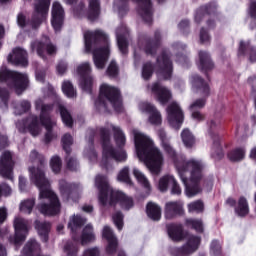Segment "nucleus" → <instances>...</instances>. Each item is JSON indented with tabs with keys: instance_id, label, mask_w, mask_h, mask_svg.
<instances>
[{
	"instance_id": "obj_1",
	"label": "nucleus",
	"mask_w": 256,
	"mask_h": 256,
	"mask_svg": "<svg viewBox=\"0 0 256 256\" xmlns=\"http://www.w3.org/2000/svg\"><path fill=\"white\" fill-rule=\"evenodd\" d=\"M163 151L168 155V157L173 161L178 175L186 187V195L188 197H195L201 193V179H203V169L205 164L199 159H189L187 160L183 156H179L177 151L171 145V142H164L161 144Z\"/></svg>"
},
{
	"instance_id": "obj_2",
	"label": "nucleus",
	"mask_w": 256,
	"mask_h": 256,
	"mask_svg": "<svg viewBox=\"0 0 256 256\" xmlns=\"http://www.w3.org/2000/svg\"><path fill=\"white\" fill-rule=\"evenodd\" d=\"M29 161L40 164V167L29 168L30 180L40 191L38 210L43 215H57L61 211V204L57 195L51 191V184L45 177V165H47L45 156L39 154L36 150H32L29 155Z\"/></svg>"
},
{
	"instance_id": "obj_3",
	"label": "nucleus",
	"mask_w": 256,
	"mask_h": 256,
	"mask_svg": "<svg viewBox=\"0 0 256 256\" xmlns=\"http://www.w3.org/2000/svg\"><path fill=\"white\" fill-rule=\"evenodd\" d=\"M132 133L138 158L143 161L149 171L154 175H159L164 163L163 152L146 134L137 129H134Z\"/></svg>"
},
{
	"instance_id": "obj_4",
	"label": "nucleus",
	"mask_w": 256,
	"mask_h": 256,
	"mask_svg": "<svg viewBox=\"0 0 256 256\" xmlns=\"http://www.w3.org/2000/svg\"><path fill=\"white\" fill-rule=\"evenodd\" d=\"M114 131V139L116 141V145L118 147H123L125 145V134L121 131V128L113 125L107 124L105 128L100 129V135L102 137V161L101 167H105V169H109V165H111V161L123 162L127 161V153L125 150H115L111 142L109 141V131Z\"/></svg>"
},
{
	"instance_id": "obj_5",
	"label": "nucleus",
	"mask_w": 256,
	"mask_h": 256,
	"mask_svg": "<svg viewBox=\"0 0 256 256\" xmlns=\"http://www.w3.org/2000/svg\"><path fill=\"white\" fill-rule=\"evenodd\" d=\"M85 49L93 53L96 69H104L109 59V37L102 30L86 31L84 33Z\"/></svg>"
},
{
	"instance_id": "obj_6",
	"label": "nucleus",
	"mask_w": 256,
	"mask_h": 256,
	"mask_svg": "<svg viewBox=\"0 0 256 256\" xmlns=\"http://www.w3.org/2000/svg\"><path fill=\"white\" fill-rule=\"evenodd\" d=\"M95 185L100 191L99 201L104 207L108 205L113 206L116 203H120L122 209L126 211H129L133 207V198L125 195L123 192L113 190L109 186L107 177L101 175L96 176Z\"/></svg>"
},
{
	"instance_id": "obj_7",
	"label": "nucleus",
	"mask_w": 256,
	"mask_h": 256,
	"mask_svg": "<svg viewBox=\"0 0 256 256\" xmlns=\"http://www.w3.org/2000/svg\"><path fill=\"white\" fill-rule=\"evenodd\" d=\"M0 82L6 83L16 95H22L29 87V76L25 73L11 71L7 67L2 66L0 68Z\"/></svg>"
},
{
	"instance_id": "obj_8",
	"label": "nucleus",
	"mask_w": 256,
	"mask_h": 256,
	"mask_svg": "<svg viewBox=\"0 0 256 256\" xmlns=\"http://www.w3.org/2000/svg\"><path fill=\"white\" fill-rule=\"evenodd\" d=\"M103 99H106V101H108V103H110L118 113L123 111L121 96L117 88L108 84H102L100 87V97L99 100L95 102V106L98 109H104V111H107V103Z\"/></svg>"
},
{
	"instance_id": "obj_9",
	"label": "nucleus",
	"mask_w": 256,
	"mask_h": 256,
	"mask_svg": "<svg viewBox=\"0 0 256 256\" xmlns=\"http://www.w3.org/2000/svg\"><path fill=\"white\" fill-rule=\"evenodd\" d=\"M35 107L37 111H39V109L41 110L40 123L41 125H43V127H45L47 131L45 135V143H51V141H53V138L55 137V135L51 133V129H53L55 125H57V122H55V120H52L50 116L51 111H53V105L45 104V101L43 99L38 98L35 101Z\"/></svg>"
},
{
	"instance_id": "obj_10",
	"label": "nucleus",
	"mask_w": 256,
	"mask_h": 256,
	"mask_svg": "<svg viewBox=\"0 0 256 256\" xmlns=\"http://www.w3.org/2000/svg\"><path fill=\"white\" fill-rule=\"evenodd\" d=\"M166 111L169 125L173 127V129H181L183 121L185 120V114H183V109H181L179 103H170Z\"/></svg>"
},
{
	"instance_id": "obj_11",
	"label": "nucleus",
	"mask_w": 256,
	"mask_h": 256,
	"mask_svg": "<svg viewBox=\"0 0 256 256\" xmlns=\"http://www.w3.org/2000/svg\"><path fill=\"white\" fill-rule=\"evenodd\" d=\"M15 167V160L13 159V152L5 150L0 155V175L4 179L13 181V168Z\"/></svg>"
},
{
	"instance_id": "obj_12",
	"label": "nucleus",
	"mask_w": 256,
	"mask_h": 256,
	"mask_svg": "<svg viewBox=\"0 0 256 256\" xmlns=\"http://www.w3.org/2000/svg\"><path fill=\"white\" fill-rule=\"evenodd\" d=\"M14 229L15 236L10 239L11 243L14 245H21L29 233V221L25 220L22 217L16 216L14 218Z\"/></svg>"
},
{
	"instance_id": "obj_13",
	"label": "nucleus",
	"mask_w": 256,
	"mask_h": 256,
	"mask_svg": "<svg viewBox=\"0 0 256 256\" xmlns=\"http://www.w3.org/2000/svg\"><path fill=\"white\" fill-rule=\"evenodd\" d=\"M76 72L80 77V87L82 91L91 93V87H93V77H91V64H89V62L80 64L77 67Z\"/></svg>"
},
{
	"instance_id": "obj_14",
	"label": "nucleus",
	"mask_w": 256,
	"mask_h": 256,
	"mask_svg": "<svg viewBox=\"0 0 256 256\" xmlns=\"http://www.w3.org/2000/svg\"><path fill=\"white\" fill-rule=\"evenodd\" d=\"M49 5H51V0H36L35 11L32 17V27L34 29H37L43 22V19L47 17V13H49Z\"/></svg>"
},
{
	"instance_id": "obj_15",
	"label": "nucleus",
	"mask_w": 256,
	"mask_h": 256,
	"mask_svg": "<svg viewBox=\"0 0 256 256\" xmlns=\"http://www.w3.org/2000/svg\"><path fill=\"white\" fill-rule=\"evenodd\" d=\"M157 76L160 79H171V75L173 73V64L171 60H169V56L167 54H162L157 59Z\"/></svg>"
},
{
	"instance_id": "obj_16",
	"label": "nucleus",
	"mask_w": 256,
	"mask_h": 256,
	"mask_svg": "<svg viewBox=\"0 0 256 256\" xmlns=\"http://www.w3.org/2000/svg\"><path fill=\"white\" fill-rule=\"evenodd\" d=\"M51 25L54 31H61V27H63V21H65V10L63 6L59 2H54L52 4V11H51Z\"/></svg>"
},
{
	"instance_id": "obj_17",
	"label": "nucleus",
	"mask_w": 256,
	"mask_h": 256,
	"mask_svg": "<svg viewBox=\"0 0 256 256\" xmlns=\"http://www.w3.org/2000/svg\"><path fill=\"white\" fill-rule=\"evenodd\" d=\"M30 47H31L32 53H35L36 51L39 57H43L45 48L48 55H55V53H57V47H55V45L49 42V38L47 37H45L43 41L36 40L31 42Z\"/></svg>"
},
{
	"instance_id": "obj_18",
	"label": "nucleus",
	"mask_w": 256,
	"mask_h": 256,
	"mask_svg": "<svg viewBox=\"0 0 256 256\" xmlns=\"http://www.w3.org/2000/svg\"><path fill=\"white\" fill-rule=\"evenodd\" d=\"M190 82L194 93H197V95H200L204 98H207L209 95H211V88L209 87V84H207L203 78L199 77V75H192L190 77Z\"/></svg>"
},
{
	"instance_id": "obj_19",
	"label": "nucleus",
	"mask_w": 256,
	"mask_h": 256,
	"mask_svg": "<svg viewBox=\"0 0 256 256\" xmlns=\"http://www.w3.org/2000/svg\"><path fill=\"white\" fill-rule=\"evenodd\" d=\"M199 245H201V238L191 235L188 237L186 244L181 249L176 250L174 256L191 255V253H195L199 249Z\"/></svg>"
},
{
	"instance_id": "obj_20",
	"label": "nucleus",
	"mask_w": 256,
	"mask_h": 256,
	"mask_svg": "<svg viewBox=\"0 0 256 256\" xmlns=\"http://www.w3.org/2000/svg\"><path fill=\"white\" fill-rule=\"evenodd\" d=\"M151 93L155 95L159 103L161 105H165L171 101V98L173 95L171 94V91L167 89L165 86H161V83L155 82L154 84L151 85L150 87Z\"/></svg>"
},
{
	"instance_id": "obj_21",
	"label": "nucleus",
	"mask_w": 256,
	"mask_h": 256,
	"mask_svg": "<svg viewBox=\"0 0 256 256\" xmlns=\"http://www.w3.org/2000/svg\"><path fill=\"white\" fill-rule=\"evenodd\" d=\"M121 3H125L129 0H120ZM138 4V13L146 23L153 21V8L151 0H133Z\"/></svg>"
},
{
	"instance_id": "obj_22",
	"label": "nucleus",
	"mask_w": 256,
	"mask_h": 256,
	"mask_svg": "<svg viewBox=\"0 0 256 256\" xmlns=\"http://www.w3.org/2000/svg\"><path fill=\"white\" fill-rule=\"evenodd\" d=\"M139 109L142 111V113L149 114L148 121L151 123V125H161L163 121L161 118V113L151 103L142 102L139 104Z\"/></svg>"
},
{
	"instance_id": "obj_23",
	"label": "nucleus",
	"mask_w": 256,
	"mask_h": 256,
	"mask_svg": "<svg viewBox=\"0 0 256 256\" xmlns=\"http://www.w3.org/2000/svg\"><path fill=\"white\" fill-rule=\"evenodd\" d=\"M9 63L12 65H21L27 67L29 61L27 60V51L23 48H14L12 53L8 56Z\"/></svg>"
},
{
	"instance_id": "obj_24",
	"label": "nucleus",
	"mask_w": 256,
	"mask_h": 256,
	"mask_svg": "<svg viewBox=\"0 0 256 256\" xmlns=\"http://www.w3.org/2000/svg\"><path fill=\"white\" fill-rule=\"evenodd\" d=\"M159 39H161V33L155 32V41H151L149 38H141L139 45L146 55H154L159 47Z\"/></svg>"
},
{
	"instance_id": "obj_25",
	"label": "nucleus",
	"mask_w": 256,
	"mask_h": 256,
	"mask_svg": "<svg viewBox=\"0 0 256 256\" xmlns=\"http://www.w3.org/2000/svg\"><path fill=\"white\" fill-rule=\"evenodd\" d=\"M24 129H21V123L17 124L19 131H29L32 137H37L41 133V125H39V120L37 116H30L23 123Z\"/></svg>"
},
{
	"instance_id": "obj_26",
	"label": "nucleus",
	"mask_w": 256,
	"mask_h": 256,
	"mask_svg": "<svg viewBox=\"0 0 256 256\" xmlns=\"http://www.w3.org/2000/svg\"><path fill=\"white\" fill-rule=\"evenodd\" d=\"M102 236L105 240L108 241V245L106 246V253L108 255H113L115 251H117V237L113 234V230L109 226H104L102 231Z\"/></svg>"
},
{
	"instance_id": "obj_27",
	"label": "nucleus",
	"mask_w": 256,
	"mask_h": 256,
	"mask_svg": "<svg viewBox=\"0 0 256 256\" xmlns=\"http://www.w3.org/2000/svg\"><path fill=\"white\" fill-rule=\"evenodd\" d=\"M177 215H183V203L181 202H167L165 204L166 219H175Z\"/></svg>"
},
{
	"instance_id": "obj_28",
	"label": "nucleus",
	"mask_w": 256,
	"mask_h": 256,
	"mask_svg": "<svg viewBox=\"0 0 256 256\" xmlns=\"http://www.w3.org/2000/svg\"><path fill=\"white\" fill-rule=\"evenodd\" d=\"M59 189L65 201H69L70 199L77 201L79 199V195L73 190V185L68 184L65 180L59 181Z\"/></svg>"
},
{
	"instance_id": "obj_29",
	"label": "nucleus",
	"mask_w": 256,
	"mask_h": 256,
	"mask_svg": "<svg viewBox=\"0 0 256 256\" xmlns=\"http://www.w3.org/2000/svg\"><path fill=\"white\" fill-rule=\"evenodd\" d=\"M125 37H127V28L122 26L116 30V39L118 47L124 55L127 53V39Z\"/></svg>"
},
{
	"instance_id": "obj_30",
	"label": "nucleus",
	"mask_w": 256,
	"mask_h": 256,
	"mask_svg": "<svg viewBox=\"0 0 256 256\" xmlns=\"http://www.w3.org/2000/svg\"><path fill=\"white\" fill-rule=\"evenodd\" d=\"M238 55H249V59L252 63L256 61V50L251 47L250 42H240Z\"/></svg>"
},
{
	"instance_id": "obj_31",
	"label": "nucleus",
	"mask_w": 256,
	"mask_h": 256,
	"mask_svg": "<svg viewBox=\"0 0 256 256\" xmlns=\"http://www.w3.org/2000/svg\"><path fill=\"white\" fill-rule=\"evenodd\" d=\"M199 64L198 67L201 71H209L213 69V61H211V56L205 51L199 52Z\"/></svg>"
},
{
	"instance_id": "obj_32",
	"label": "nucleus",
	"mask_w": 256,
	"mask_h": 256,
	"mask_svg": "<svg viewBox=\"0 0 256 256\" xmlns=\"http://www.w3.org/2000/svg\"><path fill=\"white\" fill-rule=\"evenodd\" d=\"M146 213L152 221H159L161 219V206L150 202L146 206Z\"/></svg>"
},
{
	"instance_id": "obj_33",
	"label": "nucleus",
	"mask_w": 256,
	"mask_h": 256,
	"mask_svg": "<svg viewBox=\"0 0 256 256\" xmlns=\"http://www.w3.org/2000/svg\"><path fill=\"white\" fill-rule=\"evenodd\" d=\"M95 241V232H93V225L88 224L85 226L81 236L82 245H89Z\"/></svg>"
},
{
	"instance_id": "obj_34",
	"label": "nucleus",
	"mask_w": 256,
	"mask_h": 256,
	"mask_svg": "<svg viewBox=\"0 0 256 256\" xmlns=\"http://www.w3.org/2000/svg\"><path fill=\"white\" fill-rule=\"evenodd\" d=\"M168 235L172 241H181L183 239V226L175 224L168 225Z\"/></svg>"
},
{
	"instance_id": "obj_35",
	"label": "nucleus",
	"mask_w": 256,
	"mask_h": 256,
	"mask_svg": "<svg viewBox=\"0 0 256 256\" xmlns=\"http://www.w3.org/2000/svg\"><path fill=\"white\" fill-rule=\"evenodd\" d=\"M35 229H37L38 235H40L42 241H44V243H47V240H48L47 235H49V231L51 229V224H49L47 222L36 221Z\"/></svg>"
},
{
	"instance_id": "obj_36",
	"label": "nucleus",
	"mask_w": 256,
	"mask_h": 256,
	"mask_svg": "<svg viewBox=\"0 0 256 256\" xmlns=\"http://www.w3.org/2000/svg\"><path fill=\"white\" fill-rule=\"evenodd\" d=\"M86 223H87V219L79 215H73L70 218L68 227L72 231V233H77V229H81V227H83V225H85Z\"/></svg>"
},
{
	"instance_id": "obj_37",
	"label": "nucleus",
	"mask_w": 256,
	"mask_h": 256,
	"mask_svg": "<svg viewBox=\"0 0 256 256\" xmlns=\"http://www.w3.org/2000/svg\"><path fill=\"white\" fill-rule=\"evenodd\" d=\"M57 107L60 111L64 125H66V127H73V117H71V113L67 111V108H65L61 102L57 104Z\"/></svg>"
},
{
	"instance_id": "obj_38",
	"label": "nucleus",
	"mask_w": 256,
	"mask_h": 256,
	"mask_svg": "<svg viewBox=\"0 0 256 256\" xmlns=\"http://www.w3.org/2000/svg\"><path fill=\"white\" fill-rule=\"evenodd\" d=\"M235 212L239 217H245L249 214V203H247V198L240 197L238 200V205L235 208Z\"/></svg>"
},
{
	"instance_id": "obj_39",
	"label": "nucleus",
	"mask_w": 256,
	"mask_h": 256,
	"mask_svg": "<svg viewBox=\"0 0 256 256\" xmlns=\"http://www.w3.org/2000/svg\"><path fill=\"white\" fill-rule=\"evenodd\" d=\"M133 175L135 179H137L138 183H140V185L145 187V189H148V191H151V184L149 183V180L147 179L145 174L141 172V170H139L138 168H133Z\"/></svg>"
},
{
	"instance_id": "obj_40",
	"label": "nucleus",
	"mask_w": 256,
	"mask_h": 256,
	"mask_svg": "<svg viewBox=\"0 0 256 256\" xmlns=\"http://www.w3.org/2000/svg\"><path fill=\"white\" fill-rule=\"evenodd\" d=\"M97 17H99V1L89 0L88 19L90 21H95Z\"/></svg>"
},
{
	"instance_id": "obj_41",
	"label": "nucleus",
	"mask_w": 256,
	"mask_h": 256,
	"mask_svg": "<svg viewBox=\"0 0 256 256\" xmlns=\"http://www.w3.org/2000/svg\"><path fill=\"white\" fill-rule=\"evenodd\" d=\"M28 111H31V102L28 100H22L14 106L15 115H23Z\"/></svg>"
},
{
	"instance_id": "obj_42",
	"label": "nucleus",
	"mask_w": 256,
	"mask_h": 256,
	"mask_svg": "<svg viewBox=\"0 0 256 256\" xmlns=\"http://www.w3.org/2000/svg\"><path fill=\"white\" fill-rule=\"evenodd\" d=\"M33 207H35V199L23 200L19 205L21 213H25L26 215H31Z\"/></svg>"
},
{
	"instance_id": "obj_43",
	"label": "nucleus",
	"mask_w": 256,
	"mask_h": 256,
	"mask_svg": "<svg viewBox=\"0 0 256 256\" xmlns=\"http://www.w3.org/2000/svg\"><path fill=\"white\" fill-rule=\"evenodd\" d=\"M181 137L185 147L191 148L195 145V136H193L189 129H184L181 133Z\"/></svg>"
},
{
	"instance_id": "obj_44",
	"label": "nucleus",
	"mask_w": 256,
	"mask_h": 256,
	"mask_svg": "<svg viewBox=\"0 0 256 256\" xmlns=\"http://www.w3.org/2000/svg\"><path fill=\"white\" fill-rule=\"evenodd\" d=\"M62 91L64 95H66V97H69V98L77 97V91L73 87V84L71 83V81L66 80L62 83Z\"/></svg>"
},
{
	"instance_id": "obj_45",
	"label": "nucleus",
	"mask_w": 256,
	"mask_h": 256,
	"mask_svg": "<svg viewBox=\"0 0 256 256\" xmlns=\"http://www.w3.org/2000/svg\"><path fill=\"white\" fill-rule=\"evenodd\" d=\"M228 159H230L233 162L243 161V159H245V149L238 148V149L232 150L228 154Z\"/></svg>"
},
{
	"instance_id": "obj_46",
	"label": "nucleus",
	"mask_w": 256,
	"mask_h": 256,
	"mask_svg": "<svg viewBox=\"0 0 256 256\" xmlns=\"http://www.w3.org/2000/svg\"><path fill=\"white\" fill-rule=\"evenodd\" d=\"M173 175H165L159 180L158 189L162 193H165L167 189H169V185H171V182L173 181Z\"/></svg>"
},
{
	"instance_id": "obj_47",
	"label": "nucleus",
	"mask_w": 256,
	"mask_h": 256,
	"mask_svg": "<svg viewBox=\"0 0 256 256\" xmlns=\"http://www.w3.org/2000/svg\"><path fill=\"white\" fill-rule=\"evenodd\" d=\"M187 207H188L189 213H203L205 209V204H203V201L197 200L189 203Z\"/></svg>"
},
{
	"instance_id": "obj_48",
	"label": "nucleus",
	"mask_w": 256,
	"mask_h": 256,
	"mask_svg": "<svg viewBox=\"0 0 256 256\" xmlns=\"http://www.w3.org/2000/svg\"><path fill=\"white\" fill-rule=\"evenodd\" d=\"M118 181H122V183H126L127 185H132L131 177L129 176V166H125L120 170L118 176Z\"/></svg>"
},
{
	"instance_id": "obj_49",
	"label": "nucleus",
	"mask_w": 256,
	"mask_h": 256,
	"mask_svg": "<svg viewBox=\"0 0 256 256\" xmlns=\"http://www.w3.org/2000/svg\"><path fill=\"white\" fill-rule=\"evenodd\" d=\"M186 224L198 233H203V220L201 219H187Z\"/></svg>"
},
{
	"instance_id": "obj_50",
	"label": "nucleus",
	"mask_w": 256,
	"mask_h": 256,
	"mask_svg": "<svg viewBox=\"0 0 256 256\" xmlns=\"http://www.w3.org/2000/svg\"><path fill=\"white\" fill-rule=\"evenodd\" d=\"M213 11H215V6L208 5V6L200 7L196 11V15H195L196 23H199V21H201V17H203V15H205V13H213Z\"/></svg>"
},
{
	"instance_id": "obj_51",
	"label": "nucleus",
	"mask_w": 256,
	"mask_h": 256,
	"mask_svg": "<svg viewBox=\"0 0 256 256\" xmlns=\"http://www.w3.org/2000/svg\"><path fill=\"white\" fill-rule=\"evenodd\" d=\"M62 145H63V149L64 151H66V153H71V145H73V136H71V134H65L62 137Z\"/></svg>"
},
{
	"instance_id": "obj_52",
	"label": "nucleus",
	"mask_w": 256,
	"mask_h": 256,
	"mask_svg": "<svg viewBox=\"0 0 256 256\" xmlns=\"http://www.w3.org/2000/svg\"><path fill=\"white\" fill-rule=\"evenodd\" d=\"M50 167L53 173H59L62 167L61 158L59 156H53L50 160Z\"/></svg>"
},
{
	"instance_id": "obj_53",
	"label": "nucleus",
	"mask_w": 256,
	"mask_h": 256,
	"mask_svg": "<svg viewBox=\"0 0 256 256\" xmlns=\"http://www.w3.org/2000/svg\"><path fill=\"white\" fill-rule=\"evenodd\" d=\"M77 251V243L70 242L64 247V252L66 253V256H77Z\"/></svg>"
},
{
	"instance_id": "obj_54",
	"label": "nucleus",
	"mask_w": 256,
	"mask_h": 256,
	"mask_svg": "<svg viewBox=\"0 0 256 256\" xmlns=\"http://www.w3.org/2000/svg\"><path fill=\"white\" fill-rule=\"evenodd\" d=\"M212 157L214 159H221L223 157V149L219 145V141H215L212 147Z\"/></svg>"
},
{
	"instance_id": "obj_55",
	"label": "nucleus",
	"mask_w": 256,
	"mask_h": 256,
	"mask_svg": "<svg viewBox=\"0 0 256 256\" xmlns=\"http://www.w3.org/2000/svg\"><path fill=\"white\" fill-rule=\"evenodd\" d=\"M151 75H153V65L151 63L144 64L142 68V77L143 79H151Z\"/></svg>"
},
{
	"instance_id": "obj_56",
	"label": "nucleus",
	"mask_w": 256,
	"mask_h": 256,
	"mask_svg": "<svg viewBox=\"0 0 256 256\" xmlns=\"http://www.w3.org/2000/svg\"><path fill=\"white\" fill-rule=\"evenodd\" d=\"M7 101H9V91L0 87V107H7Z\"/></svg>"
},
{
	"instance_id": "obj_57",
	"label": "nucleus",
	"mask_w": 256,
	"mask_h": 256,
	"mask_svg": "<svg viewBox=\"0 0 256 256\" xmlns=\"http://www.w3.org/2000/svg\"><path fill=\"white\" fill-rule=\"evenodd\" d=\"M106 73L109 77H117V75H119V67H117V63H115V61H112L109 64Z\"/></svg>"
},
{
	"instance_id": "obj_58",
	"label": "nucleus",
	"mask_w": 256,
	"mask_h": 256,
	"mask_svg": "<svg viewBox=\"0 0 256 256\" xmlns=\"http://www.w3.org/2000/svg\"><path fill=\"white\" fill-rule=\"evenodd\" d=\"M205 103H207L205 97L197 99L190 105V110L195 111V109H203V107H205Z\"/></svg>"
},
{
	"instance_id": "obj_59",
	"label": "nucleus",
	"mask_w": 256,
	"mask_h": 256,
	"mask_svg": "<svg viewBox=\"0 0 256 256\" xmlns=\"http://www.w3.org/2000/svg\"><path fill=\"white\" fill-rule=\"evenodd\" d=\"M113 221H114L117 229H119V231H121V229H123V214L121 212H116L113 215Z\"/></svg>"
},
{
	"instance_id": "obj_60",
	"label": "nucleus",
	"mask_w": 256,
	"mask_h": 256,
	"mask_svg": "<svg viewBox=\"0 0 256 256\" xmlns=\"http://www.w3.org/2000/svg\"><path fill=\"white\" fill-rule=\"evenodd\" d=\"M13 193L11 186L7 185L6 183L0 184V197L3 195L4 197H9Z\"/></svg>"
},
{
	"instance_id": "obj_61",
	"label": "nucleus",
	"mask_w": 256,
	"mask_h": 256,
	"mask_svg": "<svg viewBox=\"0 0 256 256\" xmlns=\"http://www.w3.org/2000/svg\"><path fill=\"white\" fill-rule=\"evenodd\" d=\"M171 185V194L172 195H181V186H179V183H177V180H175V177H173V181L170 183Z\"/></svg>"
},
{
	"instance_id": "obj_62",
	"label": "nucleus",
	"mask_w": 256,
	"mask_h": 256,
	"mask_svg": "<svg viewBox=\"0 0 256 256\" xmlns=\"http://www.w3.org/2000/svg\"><path fill=\"white\" fill-rule=\"evenodd\" d=\"M67 167L70 169V171H77V167H79V163H77V160L73 157H67L66 158Z\"/></svg>"
},
{
	"instance_id": "obj_63",
	"label": "nucleus",
	"mask_w": 256,
	"mask_h": 256,
	"mask_svg": "<svg viewBox=\"0 0 256 256\" xmlns=\"http://www.w3.org/2000/svg\"><path fill=\"white\" fill-rule=\"evenodd\" d=\"M83 256H101V250L99 247L88 248L84 251Z\"/></svg>"
},
{
	"instance_id": "obj_64",
	"label": "nucleus",
	"mask_w": 256,
	"mask_h": 256,
	"mask_svg": "<svg viewBox=\"0 0 256 256\" xmlns=\"http://www.w3.org/2000/svg\"><path fill=\"white\" fill-rule=\"evenodd\" d=\"M211 251L214 255L221 253V244L217 240H214L211 244Z\"/></svg>"
}]
</instances>
